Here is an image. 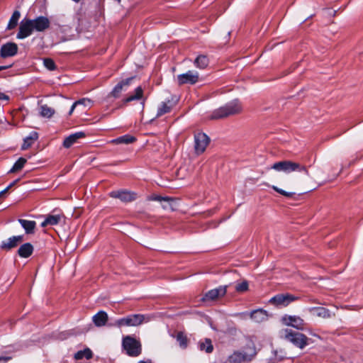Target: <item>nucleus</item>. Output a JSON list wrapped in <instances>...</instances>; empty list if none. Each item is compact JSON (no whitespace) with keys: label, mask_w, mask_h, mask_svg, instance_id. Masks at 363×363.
<instances>
[{"label":"nucleus","mask_w":363,"mask_h":363,"mask_svg":"<svg viewBox=\"0 0 363 363\" xmlns=\"http://www.w3.org/2000/svg\"><path fill=\"white\" fill-rule=\"evenodd\" d=\"M242 109V106L240 101L238 99H234L213 110L209 115L208 118L211 120L223 119L240 113Z\"/></svg>","instance_id":"obj_1"},{"label":"nucleus","mask_w":363,"mask_h":363,"mask_svg":"<svg viewBox=\"0 0 363 363\" xmlns=\"http://www.w3.org/2000/svg\"><path fill=\"white\" fill-rule=\"evenodd\" d=\"M257 354L255 346L253 343L247 345L242 351H235L228 356L225 363H245L251 361Z\"/></svg>","instance_id":"obj_2"},{"label":"nucleus","mask_w":363,"mask_h":363,"mask_svg":"<svg viewBox=\"0 0 363 363\" xmlns=\"http://www.w3.org/2000/svg\"><path fill=\"white\" fill-rule=\"evenodd\" d=\"M280 337L300 349L304 348L308 344V338L305 335L291 329L281 330Z\"/></svg>","instance_id":"obj_3"},{"label":"nucleus","mask_w":363,"mask_h":363,"mask_svg":"<svg viewBox=\"0 0 363 363\" xmlns=\"http://www.w3.org/2000/svg\"><path fill=\"white\" fill-rule=\"evenodd\" d=\"M272 169L285 174H290L293 172H304L306 175H309L308 171L304 165L291 160H282L275 162L272 166Z\"/></svg>","instance_id":"obj_4"},{"label":"nucleus","mask_w":363,"mask_h":363,"mask_svg":"<svg viewBox=\"0 0 363 363\" xmlns=\"http://www.w3.org/2000/svg\"><path fill=\"white\" fill-rule=\"evenodd\" d=\"M151 317L145 314H131L118 319L115 325L119 328L122 326H138L143 323L150 321Z\"/></svg>","instance_id":"obj_5"},{"label":"nucleus","mask_w":363,"mask_h":363,"mask_svg":"<svg viewBox=\"0 0 363 363\" xmlns=\"http://www.w3.org/2000/svg\"><path fill=\"white\" fill-rule=\"evenodd\" d=\"M122 347L125 351V353L130 357H138L142 352L140 342L129 335L123 338Z\"/></svg>","instance_id":"obj_6"},{"label":"nucleus","mask_w":363,"mask_h":363,"mask_svg":"<svg viewBox=\"0 0 363 363\" xmlns=\"http://www.w3.org/2000/svg\"><path fill=\"white\" fill-rule=\"evenodd\" d=\"M210 142L208 136L204 133H198L194 135V148L196 154L203 153Z\"/></svg>","instance_id":"obj_7"},{"label":"nucleus","mask_w":363,"mask_h":363,"mask_svg":"<svg viewBox=\"0 0 363 363\" xmlns=\"http://www.w3.org/2000/svg\"><path fill=\"white\" fill-rule=\"evenodd\" d=\"M298 299L297 296H295L289 294H278L272 297L269 300V303L275 305L276 306H286L290 303Z\"/></svg>","instance_id":"obj_8"},{"label":"nucleus","mask_w":363,"mask_h":363,"mask_svg":"<svg viewBox=\"0 0 363 363\" xmlns=\"http://www.w3.org/2000/svg\"><path fill=\"white\" fill-rule=\"evenodd\" d=\"M199 73L196 71L189 70L186 73L177 75V80L179 85L185 84H194L199 81Z\"/></svg>","instance_id":"obj_9"},{"label":"nucleus","mask_w":363,"mask_h":363,"mask_svg":"<svg viewBox=\"0 0 363 363\" xmlns=\"http://www.w3.org/2000/svg\"><path fill=\"white\" fill-rule=\"evenodd\" d=\"M282 322L284 325L295 328L298 330L304 329V320L299 316L285 315L282 317Z\"/></svg>","instance_id":"obj_10"},{"label":"nucleus","mask_w":363,"mask_h":363,"mask_svg":"<svg viewBox=\"0 0 363 363\" xmlns=\"http://www.w3.org/2000/svg\"><path fill=\"white\" fill-rule=\"evenodd\" d=\"M226 286H220L216 289L208 291L202 298V301H211L216 300L219 297L223 296L226 294Z\"/></svg>","instance_id":"obj_11"},{"label":"nucleus","mask_w":363,"mask_h":363,"mask_svg":"<svg viewBox=\"0 0 363 363\" xmlns=\"http://www.w3.org/2000/svg\"><path fill=\"white\" fill-rule=\"evenodd\" d=\"M33 30L31 20L24 19L21 22L19 30L17 33V38L24 39L31 35Z\"/></svg>","instance_id":"obj_12"},{"label":"nucleus","mask_w":363,"mask_h":363,"mask_svg":"<svg viewBox=\"0 0 363 363\" xmlns=\"http://www.w3.org/2000/svg\"><path fill=\"white\" fill-rule=\"evenodd\" d=\"M112 198L118 199L121 201L127 203L135 199V194L126 190L113 191L109 193Z\"/></svg>","instance_id":"obj_13"},{"label":"nucleus","mask_w":363,"mask_h":363,"mask_svg":"<svg viewBox=\"0 0 363 363\" xmlns=\"http://www.w3.org/2000/svg\"><path fill=\"white\" fill-rule=\"evenodd\" d=\"M33 30L42 32L50 27V21L47 17L39 16L34 20H31Z\"/></svg>","instance_id":"obj_14"},{"label":"nucleus","mask_w":363,"mask_h":363,"mask_svg":"<svg viewBox=\"0 0 363 363\" xmlns=\"http://www.w3.org/2000/svg\"><path fill=\"white\" fill-rule=\"evenodd\" d=\"M18 52V46L14 43H7L1 48V56L4 58L12 57L16 55Z\"/></svg>","instance_id":"obj_15"},{"label":"nucleus","mask_w":363,"mask_h":363,"mask_svg":"<svg viewBox=\"0 0 363 363\" xmlns=\"http://www.w3.org/2000/svg\"><path fill=\"white\" fill-rule=\"evenodd\" d=\"M23 235L13 236L4 240L1 243V248L6 250H10L11 249L16 247L20 242L23 241Z\"/></svg>","instance_id":"obj_16"},{"label":"nucleus","mask_w":363,"mask_h":363,"mask_svg":"<svg viewBox=\"0 0 363 363\" xmlns=\"http://www.w3.org/2000/svg\"><path fill=\"white\" fill-rule=\"evenodd\" d=\"M134 78L135 77H131L118 83L111 92V95L114 98H118L121 92L124 89H126V88L130 85V82L134 79Z\"/></svg>","instance_id":"obj_17"},{"label":"nucleus","mask_w":363,"mask_h":363,"mask_svg":"<svg viewBox=\"0 0 363 363\" xmlns=\"http://www.w3.org/2000/svg\"><path fill=\"white\" fill-rule=\"evenodd\" d=\"M85 133L84 132H77L67 136L63 142V146L69 148L72 145L76 143L79 139L84 138Z\"/></svg>","instance_id":"obj_18"},{"label":"nucleus","mask_w":363,"mask_h":363,"mask_svg":"<svg viewBox=\"0 0 363 363\" xmlns=\"http://www.w3.org/2000/svg\"><path fill=\"white\" fill-rule=\"evenodd\" d=\"M62 215L59 214H49L46 216L45 220L41 223L42 227H46L48 225H57L62 220Z\"/></svg>","instance_id":"obj_19"},{"label":"nucleus","mask_w":363,"mask_h":363,"mask_svg":"<svg viewBox=\"0 0 363 363\" xmlns=\"http://www.w3.org/2000/svg\"><path fill=\"white\" fill-rule=\"evenodd\" d=\"M250 318L257 323H262L267 320L268 314L263 309H257L250 313Z\"/></svg>","instance_id":"obj_20"},{"label":"nucleus","mask_w":363,"mask_h":363,"mask_svg":"<svg viewBox=\"0 0 363 363\" xmlns=\"http://www.w3.org/2000/svg\"><path fill=\"white\" fill-rule=\"evenodd\" d=\"M38 139V133L35 131L30 132V134L23 139V143L21 145V150H27Z\"/></svg>","instance_id":"obj_21"},{"label":"nucleus","mask_w":363,"mask_h":363,"mask_svg":"<svg viewBox=\"0 0 363 363\" xmlns=\"http://www.w3.org/2000/svg\"><path fill=\"white\" fill-rule=\"evenodd\" d=\"M108 320V315L106 312L101 311L93 316V322L97 327H101L106 325Z\"/></svg>","instance_id":"obj_22"},{"label":"nucleus","mask_w":363,"mask_h":363,"mask_svg":"<svg viewBox=\"0 0 363 363\" xmlns=\"http://www.w3.org/2000/svg\"><path fill=\"white\" fill-rule=\"evenodd\" d=\"M33 252V245L29 243L26 242L23 244L18 250V254L21 257L27 258L30 257Z\"/></svg>","instance_id":"obj_23"},{"label":"nucleus","mask_w":363,"mask_h":363,"mask_svg":"<svg viewBox=\"0 0 363 363\" xmlns=\"http://www.w3.org/2000/svg\"><path fill=\"white\" fill-rule=\"evenodd\" d=\"M18 222L25 230L27 234H32L36 226V223L34 220H28L25 219H18Z\"/></svg>","instance_id":"obj_24"},{"label":"nucleus","mask_w":363,"mask_h":363,"mask_svg":"<svg viewBox=\"0 0 363 363\" xmlns=\"http://www.w3.org/2000/svg\"><path fill=\"white\" fill-rule=\"evenodd\" d=\"M172 108V106L169 100H168L167 101L162 102L157 108L156 116L158 118L165 113L170 112Z\"/></svg>","instance_id":"obj_25"},{"label":"nucleus","mask_w":363,"mask_h":363,"mask_svg":"<svg viewBox=\"0 0 363 363\" xmlns=\"http://www.w3.org/2000/svg\"><path fill=\"white\" fill-rule=\"evenodd\" d=\"M199 348L201 351H205L206 353H211L213 350V346L210 339L206 338L204 341L199 342Z\"/></svg>","instance_id":"obj_26"},{"label":"nucleus","mask_w":363,"mask_h":363,"mask_svg":"<svg viewBox=\"0 0 363 363\" xmlns=\"http://www.w3.org/2000/svg\"><path fill=\"white\" fill-rule=\"evenodd\" d=\"M135 140V138L130 135H124L111 140L112 143L115 144H130Z\"/></svg>","instance_id":"obj_27"},{"label":"nucleus","mask_w":363,"mask_h":363,"mask_svg":"<svg viewBox=\"0 0 363 363\" xmlns=\"http://www.w3.org/2000/svg\"><path fill=\"white\" fill-rule=\"evenodd\" d=\"M194 65L199 69H204L208 65V59L206 55H199L194 60Z\"/></svg>","instance_id":"obj_28"},{"label":"nucleus","mask_w":363,"mask_h":363,"mask_svg":"<svg viewBox=\"0 0 363 363\" xmlns=\"http://www.w3.org/2000/svg\"><path fill=\"white\" fill-rule=\"evenodd\" d=\"M92 352L89 348H86L83 350H79L74 354V358L76 359H82L85 358L86 359H89L92 357Z\"/></svg>","instance_id":"obj_29"},{"label":"nucleus","mask_w":363,"mask_h":363,"mask_svg":"<svg viewBox=\"0 0 363 363\" xmlns=\"http://www.w3.org/2000/svg\"><path fill=\"white\" fill-rule=\"evenodd\" d=\"M20 17H21L20 12L18 11H15L13 13V14L9 21V23L7 26V29L11 30V29L14 28L17 26Z\"/></svg>","instance_id":"obj_30"},{"label":"nucleus","mask_w":363,"mask_h":363,"mask_svg":"<svg viewBox=\"0 0 363 363\" xmlns=\"http://www.w3.org/2000/svg\"><path fill=\"white\" fill-rule=\"evenodd\" d=\"M40 110V115L43 118H50L55 114V110L47 105H42Z\"/></svg>","instance_id":"obj_31"},{"label":"nucleus","mask_w":363,"mask_h":363,"mask_svg":"<svg viewBox=\"0 0 363 363\" xmlns=\"http://www.w3.org/2000/svg\"><path fill=\"white\" fill-rule=\"evenodd\" d=\"M143 89L141 88V86H138L135 89V94L130 95L129 96L125 98L124 99V102L125 103H128V102H130V101H134V100L140 99L143 97Z\"/></svg>","instance_id":"obj_32"},{"label":"nucleus","mask_w":363,"mask_h":363,"mask_svg":"<svg viewBox=\"0 0 363 363\" xmlns=\"http://www.w3.org/2000/svg\"><path fill=\"white\" fill-rule=\"evenodd\" d=\"M26 163V160L23 157H20L13 164L9 172H16L21 170Z\"/></svg>","instance_id":"obj_33"},{"label":"nucleus","mask_w":363,"mask_h":363,"mask_svg":"<svg viewBox=\"0 0 363 363\" xmlns=\"http://www.w3.org/2000/svg\"><path fill=\"white\" fill-rule=\"evenodd\" d=\"M43 65L49 70L52 71L56 69L55 62L50 58H45L43 60Z\"/></svg>","instance_id":"obj_34"},{"label":"nucleus","mask_w":363,"mask_h":363,"mask_svg":"<svg viewBox=\"0 0 363 363\" xmlns=\"http://www.w3.org/2000/svg\"><path fill=\"white\" fill-rule=\"evenodd\" d=\"M248 289V282L247 281H244L241 283L236 284L235 290L238 292L242 293Z\"/></svg>","instance_id":"obj_35"},{"label":"nucleus","mask_w":363,"mask_h":363,"mask_svg":"<svg viewBox=\"0 0 363 363\" xmlns=\"http://www.w3.org/2000/svg\"><path fill=\"white\" fill-rule=\"evenodd\" d=\"M177 340L179 342V345L182 347H186L187 345L186 337L182 333H179L177 335Z\"/></svg>","instance_id":"obj_36"},{"label":"nucleus","mask_w":363,"mask_h":363,"mask_svg":"<svg viewBox=\"0 0 363 363\" xmlns=\"http://www.w3.org/2000/svg\"><path fill=\"white\" fill-rule=\"evenodd\" d=\"M150 200H152V201H159V202H168V203L169 204V201H171V198L170 197H163V196H158V195H153L152 196L150 197Z\"/></svg>","instance_id":"obj_37"},{"label":"nucleus","mask_w":363,"mask_h":363,"mask_svg":"<svg viewBox=\"0 0 363 363\" xmlns=\"http://www.w3.org/2000/svg\"><path fill=\"white\" fill-rule=\"evenodd\" d=\"M77 105H83L84 106L91 107L93 104V101L88 98H83L76 101Z\"/></svg>","instance_id":"obj_38"},{"label":"nucleus","mask_w":363,"mask_h":363,"mask_svg":"<svg viewBox=\"0 0 363 363\" xmlns=\"http://www.w3.org/2000/svg\"><path fill=\"white\" fill-rule=\"evenodd\" d=\"M273 189L275 190L277 192L279 193L280 194L285 196L286 197H291L294 194L292 192H288L286 191L281 189L278 188L277 186H273Z\"/></svg>","instance_id":"obj_39"},{"label":"nucleus","mask_w":363,"mask_h":363,"mask_svg":"<svg viewBox=\"0 0 363 363\" xmlns=\"http://www.w3.org/2000/svg\"><path fill=\"white\" fill-rule=\"evenodd\" d=\"M18 179L13 181L12 183H11L6 188H5L4 190L0 191V197H1L11 186H13Z\"/></svg>","instance_id":"obj_40"},{"label":"nucleus","mask_w":363,"mask_h":363,"mask_svg":"<svg viewBox=\"0 0 363 363\" xmlns=\"http://www.w3.org/2000/svg\"><path fill=\"white\" fill-rule=\"evenodd\" d=\"M328 310H326L324 308H319V312L318 313V315L325 317L326 315H328Z\"/></svg>","instance_id":"obj_41"},{"label":"nucleus","mask_w":363,"mask_h":363,"mask_svg":"<svg viewBox=\"0 0 363 363\" xmlns=\"http://www.w3.org/2000/svg\"><path fill=\"white\" fill-rule=\"evenodd\" d=\"M172 201H173V199L171 198V201H169V204L168 203V202H164V203H162V208H164V209L172 208Z\"/></svg>","instance_id":"obj_42"},{"label":"nucleus","mask_w":363,"mask_h":363,"mask_svg":"<svg viewBox=\"0 0 363 363\" xmlns=\"http://www.w3.org/2000/svg\"><path fill=\"white\" fill-rule=\"evenodd\" d=\"M10 359V357L1 356L0 357V363H7Z\"/></svg>","instance_id":"obj_43"},{"label":"nucleus","mask_w":363,"mask_h":363,"mask_svg":"<svg viewBox=\"0 0 363 363\" xmlns=\"http://www.w3.org/2000/svg\"><path fill=\"white\" fill-rule=\"evenodd\" d=\"M0 100L9 101V96L6 94L0 91Z\"/></svg>","instance_id":"obj_44"},{"label":"nucleus","mask_w":363,"mask_h":363,"mask_svg":"<svg viewBox=\"0 0 363 363\" xmlns=\"http://www.w3.org/2000/svg\"><path fill=\"white\" fill-rule=\"evenodd\" d=\"M77 106V103L75 101V102L72 104V106H71V108H70V110H69V115H71V114L73 113V111H74V108H75V107H76Z\"/></svg>","instance_id":"obj_45"},{"label":"nucleus","mask_w":363,"mask_h":363,"mask_svg":"<svg viewBox=\"0 0 363 363\" xmlns=\"http://www.w3.org/2000/svg\"><path fill=\"white\" fill-rule=\"evenodd\" d=\"M138 363H152L151 359H147L146 360H140Z\"/></svg>","instance_id":"obj_46"},{"label":"nucleus","mask_w":363,"mask_h":363,"mask_svg":"<svg viewBox=\"0 0 363 363\" xmlns=\"http://www.w3.org/2000/svg\"><path fill=\"white\" fill-rule=\"evenodd\" d=\"M11 67V65H8V66H0V71H1V70H4V69H8V68H9V67Z\"/></svg>","instance_id":"obj_47"},{"label":"nucleus","mask_w":363,"mask_h":363,"mask_svg":"<svg viewBox=\"0 0 363 363\" xmlns=\"http://www.w3.org/2000/svg\"><path fill=\"white\" fill-rule=\"evenodd\" d=\"M72 1H74V2H77H77H79L80 0H72Z\"/></svg>","instance_id":"obj_48"}]
</instances>
